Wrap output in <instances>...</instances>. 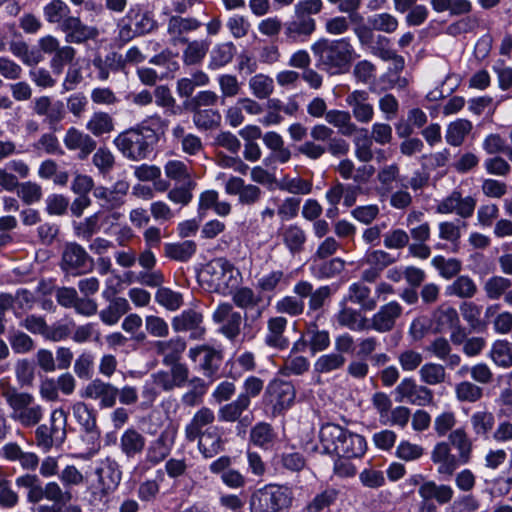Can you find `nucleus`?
Here are the masks:
<instances>
[{
    "label": "nucleus",
    "mask_w": 512,
    "mask_h": 512,
    "mask_svg": "<svg viewBox=\"0 0 512 512\" xmlns=\"http://www.w3.org/2000/svg\"><path fill=\"white\" fill-rule=\"evenodd\" d=\"M193 112V123L198 129L209 130L221 123V114L213 108L189 109Z\"/></svg>",
    "instance_id": "obj_56"
},
{
    "label": "nucleus",
    "mask_w": 512,
    "mask_h": 512,
    "mask_svg": "<svg viewBox=\"0 0 512 512\" xmlns=\"http://www.w3.org/2000/svg\"><path fill=\"white\" fill-rule=\"evenodd\" d=\"M315 66L330 76L343 75L358 57L349 38H321L311 45Z\"/></svg>",
    "instance_id": "obj_2"
},
{
    "label": "nucleus",
    "mask_w": 512,
    "mask_h": 512,
    "mask_svg": "<svg viewBox=\"0 0 512 512\" xmlns=\"http://www.w3.org/2000/svg\"><path fill=\"white\" fill-rule=\"evenodd\" d=\"M236 51L237 49L233 42L216 44L210 52L208 68L210 70H217L226 66L233 60Z\"/></svg>",
    "instance_id": "obj_42"
},
{
    "label": "nucleus",
    "mask_w": 512,
    "mask_h": 512,
    "mask_svg": "<svg viewBox=\"0 0 512 512\" xmlns=\"http://www.w3.org/2000/svg\"><path fill=\"white\" fill-rule=\"evenodd\" d=\"M345 268V261L339 257L331 258L316 264L313 267V272L318 279H330L341 274Z\"/></svg>",
    "instance_id": "obj_63"
},
{
    "label": "nucleus",
    "mask_w": 512,
    "mask_h": 512,
    "mask_svg": "<svg viewBox=\"0 0 512 512\" xmlns=\"http://www.w3.org/2000/svg\"><path fill=\"white\" fill-rule=\"evenodd\" d=\"M366 448L365 438L347 429L337 456L346 459L360 458L365 454Z\"/></svg>",
    "instance_id": "obj_35"
},
{
    "label": "nucleus",
    "mask_w": 512,
    "mask_h": 512,
    "mask_svg": "<svg viewBox=\"0 0 512 512\" xmlns=\"http://www.w3.org/2000/svg\"><path fill=\"white\" fill-rule=\"evenodd\" d=\"M215 420V414L212 409L208 407L200 408L186 424L184 433L185 438L189 442H194L203 434V428L211 425Z\"/></svg>",
    "instance_id": "obj_32"
},
{
    "label": "nucleus",
    "mask_w": 512,
    "mask_h": 512,
    "mask_svg": "<svg viewBox=\"0 0 512 512\" xmlns=\"http://www.w3.org/2000/svg\"><path fill=\"white\" fill-rule=\"evenodd\" d=\"M288 321L283 316H274L267 321V330L264 337V343L273 349L284 350L289 346V339L285 332Z\"/></svg>",
    "instance_id": "obj_25"
},
{
    "label": "nucleus",
    "mask_w": 512,
    "mask_h": 512,
    "mask_svg": "<svg viewBox=\"0 0 512 512\" xmlns=\"http://www.w3.org/2000/svg\"><path fill=\"white\" fill-rule=\"evenodd\" d=\"M347 429L334 423L322 425L319 431V439L323 451L327 454L337 455Z\"/></svg>",
    "instance_id": "obj_29"
},
{
    "label": "nucleus",
    "mask_w": 512,
    "mask_h": 512,
    "mask_svg": "<svg viewBox=\"0 0 512 512\" xmlns=\"http://www.w3.org/2000/svg\"><path fill=\"white\" fill-rule=\"evenodd\" d=\"M418 494L424 501L435 500L439 505H445L452 501L455 492L448 484H437L433 480H427L420 485Z\"/></svg>",
    "instance_id": "obj_28"
},
{
    "label": "nucleus",
    "mask_w": 512,
    "mask_h": 512,
    "mask_svg": "<svg viewBox=\"0 0 512 512\" xmlns=\"http://www.w3.org/2000/svg\"><path fill=\"white\" fill-rule=\"evenodd\" d=\"M36 426L35 445L44 453L60 448L67 438V414L63 409L53 410L48 422Z\"/></svg>",
    "instance_id": "obj_6"
},
{
    "label": "nucleus",
    "mask_w": 512,
    "mask_h": 512,
    "mask_svg": "<svg viewBox=\"0 0 512 512\" xmlns=\"http://www.w3.org/2000/svg\"><path fill=\"white\" fill-rule=\"evenodd\" d=\"M73 415L78 424L88 433L96 430V416L92 408L84 402H77L72 406Z\"/></svg>",
    "instance_id": "obj_62"
},
{
    "label": "nucleus",
    "mask_w": 512,
    "mask_h": 512,
    "mask_svg": "<svg viewBox=\"0 0 512 512\" xmlns=\"http://www.w3.org/2000/svg\"><path fill=\"white\" fill-rule=\"evenodd\" d=\"M11 412L10 418L23 428L38 425L44 416V408L33 394L8 387L2 392Z\"/></svg>",
    "instance_id": "obj_4"
},
{
    "label": "nucleus",
    "mask_w": 512,
    "mask_h": 512,
    "mask_svg": "<svg viewBox=\"0 0 512 512\" xmlns=\"http://www.w3.org/2000/svg\"><path fill=\"white\" fill-rule=\"evenodd\" d=\"M249 407L250 400L246 396L238 395L235 400L220 407L218 418L224 422H235Z\"/></svg>",
    "instance_id": "obj_50"
},
{
    "label": "nucleus",
    "mask_w": 512,
    "mask_h": 512,
    "mask_svg": "<svg viewBox=\"0 0 512 512\" xmlns=\"http://www.w3.org/2000/svg\"><path fill=\"white\" fill-rule=\"evenodd\" d=\"M473 455V442L464 428H457L450 432L448 442L441 441L435 444L431 451V461L436 465L438 475L450 479L456 470L471 462Z\"/></svg>",
    "instance_id": "obj_1"
},
{
    "label": "nucleus",
    "mask_w": 512,
    "mask_h": 512,
    "mask_svg": "<svg viewBox=\"0 0 512 512\" xmlns=\"http://www.w3.org/2000/svg\"><path fill=\"white\" fill-rule=\"evenodd\" d=\"M92 64L98 71L97 78L101 81H106L111 72L115 73L125 68V60L121 54L116 52L107 54L105 58L96 56L92 60Z\"/></svg>",
    "instance_id": "obj_36"
},
{
    "label": "nucleus",
    "mask_w": 512,
    "mask_h": 512,
    "mask_svg": "<svg viewBox=\"0 0 512 512\" xmlns=\"http://www.w3.org/2000/svg\"><path fill=\"white\" fill-rule=\"evenodd\" d=\"M70 15L71 9L63 0H51L43 7V16L46 22L57 25L58 28Z\"/></svg>",
    "instance_id": "obj_47"
},
{
    "label": "nucleus",
    "mask_w": 512,
    "mask_h": 512,
    "mask_svg": "<svg viewBox=\"0 0 512 512\" xmlns=\"http://www.w3.org/2000/svg\"><path fill=\"white\" fill-rule=\"evenodd\" d=\"M294 493L287 484H266L254 491L250 498L251 512H282L288 510Z\"/></svg>",
    "instance_id": "obj_5"
},
{
    "label": "nucleus",
    "mask_w": 512,
    "mask_h": 512,
    "mask_svg": "<svg viewBox=\"0 0 512 512\" xmlns=\"http://www.w3.org/2000/svg\"><path fill=\"white\" fill-rule=\"evenodd\" d=\"M340 496V490L327 486L325 489L317 493L310 502L305 506L306 512H322L334 505Z\"/></svg>",
    "instance_id": "obj_45"
},
{
    "label": "nucleus",
    "mask_w": 512,
    "mask_h": 512,
    "mask_svg": "<svg viewBox=\"0 0 512 512\" xmlns=\"http://www.w3.org/2000/svg\"><path fill=\"white\" fill-rule=\"evenodd\" d=\"M316 30L315 19H303L293 14L283 25L284 40L288 44L307 42Z\"/></svg>",
    "instance_id": "obj_20"
},
{
    "label": "nucleus",
    "mask_w": 512,
    "mask_h": 512,
    "mask_svg": "<svg viewBox=\"0 0 512 512\" xmlns=\"http://www.w3.org/2000/svg\"><path fill=\"white\" fill-rule=\"evenodd\" d=\"M281 239L287 250L292 255L301 253L307 241L305 230L298 224L284 226L280 233Z\"/></svg>",
    "instance_id": "obj_33"
},
{
    "label": "nucleus",
    "mask_w": 512,
    "mask_h": 512,
    "mask_svg": "<svg viewBox=\"0 0 512 512\" xmlns=\"http://www.w3.org/2000/svg\"><path fill=\"white\" fill-rule=\"evenodd\" d=\"M85 128L91 136L102 137L114 131V119L107 112L95 111L88 119Z\"/></svg>",
    "instance_id": "obj_41"
},
{
    "label": "nucleus",
    "mask_w": 512,
    "mask_h": 512,
    "mask_svg": "<svg viewBox=\"0 0 512 512\" xmlns=\"http://www.w3.org/2000/svg\"><path fill=\"white\" fill-rule=\"evenodd\" d=\"M475 207V198L472 196L463 197L460 191L453 190L438 202L436 212L439 214H456L463 219H467L473 215Z\"/></svg>",
    "instance_id": "obj_13"
},
{
    "label": "nucleus",
    "mask_w": 512,
    "mask_h": 512,
    "mask_svg": "<svg viewBox=\"0 0 512 512\" xmlns=\"http://www.w3.org/2000/svg\"><path fill=\"white\" fill-rule=\"evenodd\" d=\"M397 401L406 400L417 406H426L433 401V392L426 386L418 385L412 378H404L395 388Z\"/></svg>",
    "instance_id": "obj_16"
},
{
    "label": "nucleus",
    "mask_w": 512,
    "mask_h": 512,
    "mask_svg": "<svg viewBox=\"0 0 512 512\" xmlns=\"http://www.w3.org/2000/svg\"><path fill=\"white\" fill-rule=\"evenodd\" d=\"M224 189L226 194L238 197V204L248 207L258 204L264 195L259 186L247 184L241 177L232 175L226 180Z\"/></svg>",
    "instance_id": "obj_12"
},
{
    "label": "nucleus",
    "mask_w": 512,
    "mask_h": 512,
    "mask_svg": "<svg viewBox=\"0 0 512 512\" xmlns=\"http://www.w3.org/2000/svg\"><path fill=\"white\" fill-rule=\"evenodd\" d=\"M430 3L435 12H449L451 16L468 14L472 10L470 0H431Z\"/></svg>",
    "instance_id": "obj_53"
},
{
    "label": "nucleus",
    "mask_w": 512,
    "mask_h": 512,
    "mask_svg": "<svg viewBox=\"0 0 512 512\" xmlns=\"http://www.w3.org/2000/svg\"><path fill=\"white\" fill-rule=\"evenodd\" d=\"M212 320L220 325L219 331L230 341H235L241 332L243 316L232 304L220 303L212 314Z\"/></svg>",
    "instance_id": "obj_10"
},
{
    "label": "nucleus",
    "mask_w": 512,
    "mask_h": 512,
    "mask_svg": "<svg viewBox=\"0 0 512 512\" xmlns=\"http://www.w3.org/2000/svg\"><path fill=\"white\" fill-rule=\"evenodd\" d=\"M307 342L310 343V352L316 354L328 349L331 344L328 330L319 329L316 323H310L306 329Z\"/></svg>",
    "instance_id": "obj_48"
},
{
    "label": "nucleus",
    "mask_w": 512,
    "mask_h": 512,
    "mask_svg": "<svg viewBox=\"0 0 512 512\" xmlns=\"http://www.w3.org/2000/svg\"><path fill=\"white\" fill-rule=\"evenodd\" d=\"M59 29L65 34V41L72 44H83L98 36V30L84 24L79 16L70 15Z\"/></svg>",
    "instance_id": "obj_21"
},
{
    "label": "nucleus",
    "mask_w": 512,
    "mask_h": 512,
    "mask_svg": "<svg viewBox=\"0 0 512 512\" xmlns=\"http://www.w3.org/2000/svg\"><path fill=\"white\" fill-rule=\"evenodd\" d=\"M278 188L281 191L294 195H308L312 192L313 183L311 180L303 179L299 176H285L280 180Z\"/></svg>",
    "instance_id": "obj_59"
},
{
    "label": "nucleus",
    "mask_w": 512,
    "mask_h": 512,
    "mask_svg": "<svg viewBox=\"0 0 512 512\" xmlns=\"http://www.w3.org/2000/svg\"><path fill=\"white\" fill-rule=\"evenodd\" d=\"M309 368L310 361L307 357L289 353L279 368V374L285 377L300 376L306 373Z\"/></svg>",
    "instance_id": "obj_54"
},
{
    "label": "nucleus",
    "mask_w": 512,
    "mask_h": 512,
    "mask_svg": "<svg viewBox=\"0 0 512 512\" xmlns=\"http://www.w3.org/2000/svg\"><path fill=\"white\" fill-rule=\"evenodd\" d=\"M180 43L186 44L182 52V61L186 66L202 63L209 50V43L205 40L190 41L188 38H181Z\"/></svg>",
    "instance_id": "obj_39"
},
{
    "label": "nucleus",
    "mask_w": 512,
    "mask_h": 512,
    "mask_svg": "<svg viewBox=\"0 0 512 512\" xmlns=\"http://www.w3.org/2000/svg\"><path fill=\"white\" fill-rule=\"evenodd\" d=\"M289 285V276L282 270H273L257 280L256 288L263 293H277Z\"/></svg>",
    "instance_id": "obj_40"
},
{
    "label": "nucleus",
    "mask_w": 512,
    "mask_h": 512,
    "mask_svg": "<svg viewBox=\"0 0 512 512\" xmlns=\"http://www.w3.org/2000/svg\"><path fill=\"white\" fill-rule=\"evenodd\" d=\"M470 421L475 435L484 438H488L489 433L493 430L495 425L493 413L486 410L474 412Z\"/></svg>",
    "instance_id": "obj_60"
},
{
    "label": "nucleus",
    "mask_w": 512,
    "mask_h": 512,
    "mask_svg": "<svg viewBox=\"0 0 512 512\" xmlns=\"http://www.w3.org/2000/svg\"><path fill=\"white\" fill-rule=\"evenodd\" d=\"M248 86L256 98L267 99L274 91V80L268 75L259 73L249 79Z\"/></svg>",
    "instance_id": "obj_61"
},
{
    "label": "nucleus",
    "mask_w": 512,
    "mask_h": 512,
    "mask_svg": "<svg viewBox=\"0 0 512 512\" xmlns=\"http://www.w3.org/2000/svg\"><path fill=\"white\" fill-rule=\"evenodd\" d=\"M354 135L353 144L355 157L363 163L370 162L374 158V152L372 149L373 140L368 130L359 127Z\"/></svg>",
    "instance_id": "obj_46"
},
{
    "label": "nucleus",
    "mask_w": 512,
    "mask_h": 512,
    "mask_svg": "<svg viewBox=\"0 0 512 512\" xmlns=\"http://www.w3.org/2000/svg\"><path fill=\"white\" fill-rule=\"evenodd\" d=\"M183 14L172 15L167 22V33L173 39H180L185 33L198 30L202 23L195 17H183Z\"/></svg>",
    "instance_id": "obj_38"
},
{
    "label": "nucleus",
    "mask_w": 512,
    "mask_h": 512,
    "mask_svg": "<svg viewBox=\"0 0 512 512\" xmlns=\"http://www.w3.org/2000/svg\"><path fill=\"white\" fill-rule=\"evenodd\" d=\"M349 302L341 299L339 309L334 315L337 324L341 327L348 328L351 331H363L368 328L367 318L362 314V310L355 309L348 305Z\"/></svg>",
    "instance_id": "obj_23"
},
{
    "label": "nucleus",
    "mask_w": 512,
    "mask_h": 512,
    "mask_svg": "<svg viewBox=\"0 0 512 512\" xmlns=\"http://www.w3.org/2000/svg\"><path fill=\"white\" fill-rule=\"evenodd\" d=\"M472 123L467 119H457L447 127L445 139L452 146H460L471 132Z\"/></svg>",
    "instance_id": "obj_57"
},
{
    "label": "nucleus",
    "mask_w": 512,
    "mask_h": 512,
    "mask_svg": "<svg viewBox=\"0 0 512 512\" xmlns=\"http://www.w3.org/2000/svg\"><path fill=\"white\" fill-rule=\"evenodd\" d=\"M347 106L351 109V117L360 124H369L375 115L374 106L370 102L369 93L366 90L356 89L345 97Z\"/></svg>",
    "instance_id": "obj_17"
},
{
    "label": "nucleus",
    "mask_w": 512,
    "mask_h": 512,
    "mask_svg": "<svg viewBox=\"0 0 512 512\" xmlns=\"http://www.w3.org/2000/svg\"><path fill=\"white\" fill-rule=\"evenodd\" d=\"M173 439L167 432H162L156 439L152 440L146 451L145 459L151 465H157L162 462L171 451Z\"/></svg>",
    "instance_id": "obj_34"
},
{
    "label": "nucleus",
    "mask_w": 512,
    "mask_h": 512,
    "mask_svg": "<svg viewBox=\"0 0 512 512\" xmlns=\"http://www.w3.org/2000/svg\"><path fill=\"white\" fill-rule=\"evenodd\" d=\"M146 438L137 429H126L120 436L119 449L127 461H133L145 451Z\"/></svg>",
    "instance_id": "obj_24"
},
{
    "label": "nucleus",
    "mask_w": 512,
    "mask_h": 512,
    "mask_svg": "<svg viewBox=\"0 0 512 512\" xmlns=\"http://www.w3.org/2000/svg\"><path fill=\"white\" fill-rule=\"evenodd\" d=\"M235 272L237 271L229 260L219 257L206 264L203 274L207 277L206 282L210 288L216 292L225 293L236 284Z\"/></svg>",
    "instance_id": "obj_9"
},
{
    "label": "nucleus",
    "mask_w": 512,
    "mask_h": 512,
    "mask_svg": "<svg viewBox=\"0 0 512 512\" xmlns=\"http://www.w3.org/2000/svg\"><path fill=\"white\" fill-rule=\"evenodd\" d=\"M155 353L163 357L165 365L177 362L186 349V342L181 337H174L169 340L155 341L153 343Z\"/></svg>",
    "instance_id": "obj_31"
},
{
    "label": "nucleus",
    "mask_w": 512,
    "mask_h": 512,
    "mask_svg": "<svg viewBox=\"0 0 512 512\" xmlns=\"http://www.w3.org/2000/svg\"><path fill=\"white\" fill-rule=\"evenodd\" d=\"M171 325L175 332H188L189 337L193 340L202 339L206 333L204 316L196 309L183 310L179 315L173 317Z\"/></svg>",
    "instance_id": "obj_15"
},
{
    "label": "nucleus",
    "mask_w": 512,
    "mask_h": 512,
    "mask_svg": "<svg viewBox=\"0 0 512 512\" xmlns=\"http://www.w3.org/2000/svg\"><path fill=\"white\" fill-rule=\"evenodd\" d=\"M295 399L296 389L291 381L274 378L265 388L264 401L271 408L273 415L283 414L290 409Z\"/></svg>",
    "instance_id": "obj_7"
},
{
    "label": "nucleus",
    "mask_w": 512,
    "mask_h": 512,
    "mask_svg": "<svg viewBox=\"0 0 512 512\" xmlns=\"http://www.w3.org/2000/svg\"><path fill=\"white\" fill-rule=\"evenodd\" d=\"M158 140L151 130L136 125L119 133L113 144L126 159L141 161L150 157Z\"/></svg>",
    "instance_id": "obj_3"
},
{
    "label": "nucleus",
    "mask_w": 512,
    "mask_h": 512,
    "mask_svg": "<svg viewBox=\"0 0 512 512\" xmlns=\"http://www.w3.org/2000/svg\"><path fill=\"white\" fill-rule=\"evenodd\" d=\"M198 449L205 458H212L224 450V441L217 426H210L197 438Z\"/></svg>",
    "instance_id": "obj_30"
},
{
    "label": "nucleus",
    "mask_w": 512,
    "mask_h": 512,
    "mask_svg": "<svg viewBox=\"0 0 512 512\" xmlns=\"http://www.w3.org/2000/svg\"><path fill=\"white\" fill-rule=\"evenodd\" d=\"M346 358L342 354L331 352L319 356L314 362V372L318 374H329L342 369Z\"/></svg>",
    "instance_id": "obj_55"
},
{
    "label": "nucleus",
    "mask_w": 512,
    "mask_h": 512,
    "mask_svg": "<svg viewBox=\"0 0 512 512\" xmlns=\"http://www.w3.org/2000/svg\"><path fill=\"white\" fill-rule=\"evenodd\" d=\"M118 394L116 386L99 378L90 381L80 392L82 398L98 401L101 409L114 407Z\"/></svg>",
    "instance_id": "obj_14"
},
{
    "label": "nucleus",
    "mask_w": 512,
    "mask_h": 512,
    "mask_svg": "<svg viewBox=\"0 0 512 512\" xmlns=\"http://www.w3.org/2000/svg\"><path fill=\"white\" fill-rule=\"evenodd\" d=\"M489 357L493 363L507 369L512 366V342L508 340H496L490 349Z\"/></svg>",
    "instance_id": "obj_51"
},
{
    "label": "nucleus",
    "mask_w": 512,
    "mask_h": 512,
    "mask_svg": "<svg viewBox=\"0 0 512 512\" xmlns=\"http://www.w3.org/2000/svg\"><path fill=\"white\" fill-rule=\"evenodd\" d=\"M10 52L27 66H36L42 56L39 51L30 49L28 44L23 40H12L9 42Z\"/></svg>",
    "instance_id": "obj_52"
},
{
    "label": "nucleus",
    "mask_w": 512,
    "mask_h": 512,
    "mask_svg": "<svg viewBox=\"0 0 512 512\" xmlns=\"http://www.w3.org/2000/svg\"><path fill=\"white\" fill-rule=\"evenodd\" d=\"M94 261L84 247L76 242H68L63 246L60 260L61 270L72 276H79L93 270Z\"/></svg>",
    "instance_id": "obj_8"
},
{
    "label": "nucleus",
    "mask_w": 512,
    "mask_h": 512,
    "mask_svg": "<svg viewBox=\"0 0 512 512\" xmlns=\"http://www.w3.org/2000/svg\"><path fill=\"white\" fill-rule=\"evenodd\" d=\"M403 314L402 305L393 300L378 309L370 319V328L379 333L390 332Z\"/></svg>",
    "instance_id": "obj_19"
},
{
    "label": "nucleus",
    "mask_w": 512,
    "mask_h": 512,
    "mask_svg": "<svg viewBox=\"0 0 512 512\" xmlns=\"http://www.w3.org/2000/svg\"><path fill=\"white\" fill-rule=\"evenodd\" d=\"M95 474L103 491L115 490L119 485L122 476L119 464L115 459L110 457L98 462Z\"/></svg>",
    "instance_id": "obj_26"
},
{
    "label": "nucleus",
    "mask_w": 512,
    "mask_h": 512,
    "mask_svg": "<svg viewBox=\"0 0 512 512\" xmlns=\"http://www.w3.org/2000/svg\"><path fill=\"white\" fill-rule=\"evenodd\" d=\"M131 309L128 300L124 297L113 298L109 305L99 312L101 321L112 326L118 323L120 318Z\"/></svg>",
    "instance_id": "obj_44"
},
{
    "label": "nucleus",
    "mask_w": 512,
    "mask_h": 512,
    "mask_svg": "<svg viewBox=\"0 0 512 512\" xmlns=\"http://www.w3.org/2000/svg\"><path fill=\"white\" fill-rule=\"evenodd\" d=\"M130 184L125 179L117 180L110 188L98 186L93 189V195L100 200L101 207L112 210L125 204Z\"/></svg>",
    "instance_id": "obj_18"
},
{
    "label": "nucleus",
    "mask_w": 512,
    "mask_h": 512,
    "mask_svg": "<svg viewBox=\"0 0 512 512\" xmlns=\"http://www.w3.org/2000/svg\"><path fill=\"white\" fill-rule=\"evenodd\" d=\"M65 147L70 151H78V158L85 160L97 147V142L88 133L70 127L63 139Z\"/></svg>",
    "instance_id": "obj_22"
},
{
    "label": "nucleus",
    "mask_w": 512,
    "mask_h": 512,
    "mask_svg": "<svg viewBox=\"0 0 512 512\" xmlns=\"http://www.w3.org/2000/svg\"><path fill=\"white\" fill-rule=\"evenodd\" d=\"M325 120L328 124L335 127L339 134L350 137L358 131V126L352 121L349 111L331 109L325 114Z\"/></svg>",
    "instance_id": "obj_37"
},
{
    "label": "nucleus",
    "mask_w": 512,
    "mask_h": 512,
    "mask_svg": "<svg viewBox=\"0 0 512 512\" xmlns=\"http://www.w3.org/2000/svg\"><path fill=\"white\" fill-rule=\"evenodd\" d=\"M196 251L197 244L193 240L166 243L164 245L165 257L178 262H188L195 255Z\"/></svg>",
    "instance_id": "obj_43"
},
{
    "label": "nucleus",
    "mask_w": 512,
    "mask_h": 512,
    "mask_svg": "<svg viewBox=\"0 0 512 512\" xmlns=\"http://www.w3.org/2000/svg\"><path fill=\"white\" fill-rule=\"evenodd\" d=\"M275 436V432L269 423L259 422L250 431V442L260 448L268 449Z\"/></svg>",
    "instance_id": "obj_58"
},
{
    "label": "nucleus",
    "mask_w": 512,
    "mask_h": 512,
    "mask_svg": "<svg viewBox=\"0 0 512 512\" xmlns=\"http://www.w3.org/2000/svg\"><path fill=\"white\" fill-rule=\"evenodd\" d=\"M478 292V287L475 281L467 276H458L450 285L446 288V294L449 296H455L462 299L473 298Z\"/></svg>",
    "instance_id": "obj_49"
},
{
    "label": "nucleus",
    "mask_w": 512,
    "mask_h": 512,
    "mask_svg": "<svg viewBox=\"0 0 512 512\" xmlns=\"http://www.w3.org/2000/svg\"><path fill=\"white\" fill-rule=\"evenodd\" d=\"M420 380L427 385H438L446 380L445 367L441 364L428 362L419 370Z\"/></svg>",
    "instance_id": "obj_64"
},
{
    "label": "nucleus",
    "mask_w": 512,
    "mask_h": 512,
    "mask_svg": "<svg viewBox=\"0 0 512 512\" xmlns=\"http://www.w3.org/2000/svg\"><path fill=\"white\" fill-rule=\"evenodd\" d=\"M189 357L194 362H197L198 358H200V369L205 377L209 378L211 381L219 377V368L223 360L222 350L202 345L191 348L189 350Z\"/></svg>",
    "instance_id": "obj_11"
},
{
    "label": "nucleus",
    "mask_w": 512,
    "mask_h": 512,
    "mask_svg": "<svg viewBox=\"0 0 512 512\" xmlns=\"http://www.w3.org/2000/svg\"><path fill=\"white\" fill-rule=\"evenodd\" d=\"M343 300L359 305L363 311H372L377 306L376 298L371 296V289L364 282L358 281L349 285Z\"/></svg>",
    "instance_id": "obj_27"
}]
</instances>
